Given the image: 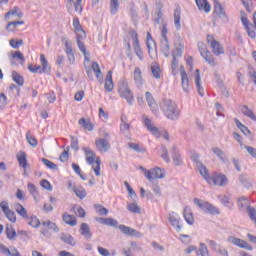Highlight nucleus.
<instances>
[{
	"mask_svg": "<svg viewBox=\"0 0 256 256\" xmlns=\"http://www.w3.org/2000/svg\"><path fill=\"white\" fill-rule=\"evenodd\" d=\"M171 153H172L173 163L176 165V167L183 165V160L181 159V154L179 153L177 146L172 147Z\"/></svg>",
	"mask_w": 256,
	"mask_h": 256,
	"instance_id": "nucleus-15",
	"label": "nucleus"
},
{
	"mask_svg": "<svg viewBox=\"0 0 256 256\" xmlns=\"http://www.w3.org/2000/svg\"><path fill=\"white\" fill-rule=\"evenodd\" d=\"M86 34H77V45L78 49H80L81 53H83L85 59H87V48H85V43H83V39H85Z\"/></svg>",
	"mask_w": 256,
	"mask_h": 256,
	"instance_id": "nucleus-16",
	"label": "nucleus"
},
{
	"mask_svg": "<svg viewBox=\"0 0 256 256\" xmlns=\"http://www.w3.org/2000/svg\"><path fill=\"white\" fill-rule=\"evenodd\" d=\"M60 239L63 241V243H65L66 245H70L71 247H75L76 245L75 238H73L71 234L62 233L60 235Z\"/></svg>",
	"mask_w": 256,
	"mask_h": 256,
	"instance_id": "nucleus-29",
	"label": "nucleus"
},
{
	"mask_svg": "<svg viewBox=\"0 0 256 256\" xmlns=\"http://www.w3.org/2000/svg\"><path fill=\"white\" fill-rule=\"evenodd\" d=\"M145 96H146V101H147L151 111H153V113H156L157 112V103H155V98H153V94H151V92H146Z\"/></svg>",
	"mask_w": 256,
	"mask_h": 256,
	"instance_id": "nucleus-24",
	"label": "nucleus"
},
{
	"mask_svg": "<svg viewBox=\"0 0 256 256\" xmlns=\"http://www.w3.org/2000/svg\"><path fill=\"white\" fill-rule=\"evenodd\" d=\"M12 79L17 83L19 87H23V85H25V78H23V76L17 71L12 72Z\"/></svg>",
	"mask_w": 256,
	"mask_h": 256,
	"instance_id": "nucleus-38",
	"label": "nucleus"
},
{
	"mask_svg": "<svg viewBox=\"0 0 256 256\" xmlns=\"http://www.w3.org/2000/svg\"><path fill=\"white\" fill-rule=\"evenodd\" d=\"M42 163L52 171H59V166L47 158H42Z\"/></svg>",
	"mask_w": 256,
	"mask_h": 256,
	"instance_id": "nucleus-42",
	"label": "nucleus"
},
{
	"mask_svg": "<svg viewBox=\"0 0 256 256\" xmlns=\"http://www.w3.org/2000/svg\"><path fill=\"white\" fill-rule=\"evenodd\" d=\"M197 167L199 169L200 175H202V177L205 179V181H207V183H209L211 176H209V173H207V167H205V165H203V164H201Z\"/></svg>",
	"mask_w": 256,
	"mask_h": 256,
	"instance_id": "nucleus-45",
	"label": "nucleus"
},
{
	"mask_svg": "<svg viewBox=\"0 0 256 256\" xmlns=\"http://www.w3.org/2000/svg\"><path fill=\"white\" fill-rule=\"evenodd\" d=\"M118 93L122 99H125L128 105H133L135 101V96H133V91L129 88V83L125 80H121L118 83Z\"/></svg>",
	"mask_w": 256,
	"mask_h": 256,
	"instance_id": "nucleus-4",
	"label": "nucleus"
},
{
	"mask_svg": "<svg viewBox=\"0 0 256 256\" xmlns=\"http://www.w3.org/2000/svg\"><path fill=\"white\" fill-rule=\"evenodd\" d=\"M73 27L76 33H81V35H86L85 30L81 27V22H79V18L73 19Z\"/></svg>",
	"mask_w": 256,
	"mask_h": 256,
	"instance_id": "nucleus-44",
	"label": "nucleus"
},
{
	"mask_svg": "<svg viewBox=\"0 0 256 256\" xmlns=\"http://www.w3.org/2000/svg\"><path fill=\"white\" fill-rule=\"evenodd\" d=\"M168 221L173 227L176 228V231H179L181 229V225H179V215H177V213L171 212L169 214Z\"/></svg>",
	"mask_w": 256,
	"mask_h": 256,
	"instance_id": "nucleus-19",
	"label": "nucleus"
},
{
	"mask_svg": "<svg viewBox=\"0 0 256 256\" xmlns=\"http://www.w3.org/2000/svg\"><path fill=\"white\" fill-rule=\"evenodd\" d=\"M25 22L24 21H13L8 23V25L6 26L7 31H14L15 27H17L18 25H24Z\"/></svg>",
	"mask_w": 256,
	"mask_h": 256,
	"instance_id": "nucleus-54",
	"label": "nucleus"
},
{
	"mask_svg": "<svg viewBox=\"0 0 256 256\" xmlns=\"http://www.w3.org/2000/svg\"><path fill=\"white\" fill-rule=\"evenodd\" d=\"M110 11L112 15H116L119 11V0H110Z\"/></svg>",
	"mask_w": 256,
	"mask_h": 256,
	"instance_id": "nucleus-48",
	"label": "nucleus"
},
{
	"mask_svg": "<svg viewBox=\"0 0 256 256\" xmlns=\"http://www.w3.org/2000/svg\"><path fill=\"white\" fill-rule=\"evenodd\" d=\"M174 25L177 31L181 29V8L179 7L174 10Z\"/></svg>",
	"mask_w": 256,
	"mask_h": 256,
	"instance_id": "nucleus-33",
	"label": "nucleus"
},
{
	"mask_svg": "<svg viewBox=\"0 0 256 256\" xmlns=\"http://www.w3.org/2000/svg\"><path fill=\"white\" fill-rule=\"evenodd\" d=\"M235 123H236V127H238V129H240V131L244 135H250L251 134V130H249V128H247V126L243 125V123H241V121H239V119H235Z\"/></svg>",
	"mask_w": 256,
	"mask_h": 256,
	"instance_id": "nucleus-47",
	"label": "nucleus"
},
{
	"mask_svg": "<svg viewBox=\"0 0 256 256\" xmlns=\"http://www.w3.org/2000/svg\"><path fill=\"white\" fill-rule=\"evenodd\" d=\"M28 191L32 194L34 199H37L39 197V191H37V187L33 183H28Z\"/></svg>",
	"mask_w": 256,
	"mask_h": 256,
	"instance_id": "nucleus-52",
	"label": "nucleus"
},
{
	"mask_svg": "<svg viewBox=\"0 0 256 256\" xmlns=\"http://www.w3.org/2000/svg\"><path fill=\"white\" fill-rule=\"evenodd\" d=\"M131 37L133 39V47H134L135 54L140 59V61H142L143 60V50H141V46L139 45V35L137 34V32L132 31Z\"/></svg>",
	"mask_w": 256,
	"mask_h": 256,
	"instance_id": "nucleus-10",
	"label": "nucleus"
},
{
	"mask_svg": "<svg viewBox=\"0 0 256 256\" xmlns=\"http://www.w3.org/2000/svg\"><path fill=\"white\" fill-rule=\"evenodd\" d=\"M195 205H197L204 213H208L209 215H219V209L215 207L213 204L208 201H203L199 198L194 199Z\"/></svg>",
	"mask_w": 256,
	"mask_h": 256,
	"instance_id": "nucleus-6",
	"label": "nucleus"
},
{
	"mask_svg": "<svg viewBox=\"0 0 256 256\" xmlns=\"http://www.w3.org/2000/svg\"><path fill=\"white\" fill-rule=\"evenodd\" d=\"M21 45H23V39H20V40L11 39L10 40V46L13 49H19V47H21Z\"/></svg>",
	"mask_w": 256,
	"mask_h": 256,
	"instance_id": "nucleus-60",
	"label": "nucleus"
},
{
	"mask_svg": "<svg viewBox=\"0 0 256 256\" xmlns=\"http://www.w3.org/2000/svg\"><path fill=\"white\" fill-rule=\"evenodd\" d=\"M121 124H120V129L122 131H129V129L131 128V126L129 125V123H127V117L122 116L121 117Z\"/></svg>",
	"mask_w": 256,
	"mask_h": 256,
	"instance_id": "nucleus-57",
	"label": "nucleus"
},
{
	"mask_svg": "<svg viewBox=\"0 0 256 256\" xmlns=\"http://www.w3.org/2000/svg\"><path fill=\"white\" fill-rule=\"evenodd\" d=\"M43 227H47V229H50L54 231L55 233H59V227L54 222H51L50 220L42 222Z\"/></svg>",
	"mask_w": 256,
	"mask_h": 256,
	"instance_id": "nucleus-46",
	"label": "nucleus"
},
{
	"mask_svg": "<svg viewBox=\"0 0 256 256\" xmlns=\"http://www.w3.org/2000/svg\"><path fill=\"white\" fill-rule=\"evenodd\" d=\"M80 233L85 237V239H91V237H93V234H91V227H89V224L87 223L81 224Z\"/></svg>",
	"mask_w": 256,
	"mask_h": 256,
	"instance_id": "nucleus-26",
	"label": "nucleus"
},
{
	"mask_svg": "<svg viewBox=\"0 0 256 256\" xmlns=\"http://www.w3.org/2000/svg\"><path fill=\"white\" fill-rule=\"evenodd\" d=\"M17 160L22 169H24L25 173V171H27V153L23 151L19 152V154H17Z\"/></svg>",
	"mask_w": 256,
	"mask_h": 256,
	"instance_id": "nucleus-25",
	"label": "nucleus"
},
{
	"mask_svg": "<svg viewBox=\"0 0 256 256\" xmlns=\"http://www.w3.org/2000/svg\"><path fill=\"white\" fill-rule=\"evenodd\" d=\"M160 49L163 53L164 57H169V51L171 47L169 46V39L168 38H161L160 39Z\"/></svg>",
	"mask_w": 256,
	"mask_h": 256,
	"instance_id": "nucleus-18",
	"label": "nucleus"
},
{
	"mask_svg": "<svg viewBox=\"0 0 256 256\" xmlns=\"http://www.w3.org/2000/svg\"><path fill=\"white\" fill-rule=\"evenodd\" d=\"M151 71L155 79H161V68L158 65H152Z\"/></svg>",
	"mask_w": 256,
	"mask_h": 256,
	"instance_id": "nucleus-51",
	"label": "nucleus"
},
{
	"mask_svg": "<svg viewBox=\"0 0 256 256\" xmlns=\"http://www.w3.org/2000/svg\"><path fill=\"white\" fill-rule=\"evenodd\" d=\"M28 70L31 73H43V68L41 67V65L33 66V64H30V65H28Z\"/></svg>",
	"mask_w": 256,
	"mask_h": 256,
	"instance_id": "nucleus-58",
	"label": "nucleus"
},
{
	"mask_svg": "<svg viewBox=\"0 0 256 256\" xmlns=\"http://www.w3.org/2000/svg\"><path fill=\"white\" fill-rule=\"evenodd\" d=\"M195 84L198 94L200 95V97H203V95H205V90L201 86V72L199 71V69H196Z\"/></svg>",
	"mask_w": 256,
	"mask_h": 256,
	"instance_id": "nucleus-17",
	"label": "nucleus"
},
{
	"mask_svg": "<svg viewBox=\"0 0 256 256\" xmlns=\"http://www.w3.org/2000/svg\"><path fill=\"white\" fill-rule=\"evenodd\" d=\"M92 71L95 73L97 80L99 83H103V72L101 71V68L99 67V63L93 62L91 65Z\"/></svg>",
	"mask_w": 256,
	"mask_h": 256,
	"instance_id": "nucleus-23",
	"label": "nucleus"
},
{
	"mask_svg": "<svg viewBox=\"0 0 256 256\" xmlns=\"http://www.w3.org/2000/svg\"><path fill=\"white\" fill-rule=\"evenodd\" d=\"M69 159V146H67L66 150H64L60 157H59V160L62 162V163H65V161H68Z\"/></svg>",
	"mask_w": 256,
	"mask_h": 256,
	"instance_id": "nucleus-61",
	"label": "nucleus"
},
{
	"mask_svg": "<svg viewBox=\"0 0 256 256\" xmlns=\"http://www.w3.org/2000/svg\"><path fill=\"white\" fill-rule=\"evenodd\" d=\"M241 113L245 115V117H248L252 121H256L255 113H253V110L249 108L247 105H241L240 106Z\"/></svg>",
	"mask_w": 256,
	"mask_h": 256,
	"instance_id": "nucleus-28",
	"label": "nucleus"
},
{
	"mask_svg": "<svg viewBox=\"0 0 256 256\" xmlns=\"http://www.w3.org/2000/svg\"><path fill=\"white\" fill-rule=\"evenodd\" d=\"M26 140L28 141L29 145H31V147H35L38 143L37 138L31 135V131H28L26 133Z\"/></svg>",
	"mask_w": 256,
	"mask_h": 256,
	"instance_id": "nucleus-53",
	"label": "nucleus"
},
{
	"mask_svg": "<svg viewBox=\"0 0 256 256\" xmlns=\"http://www.w3.org/2000/svg\"><path fill=\"white\" fill-rule=\"evenodd\" d=\"M98 253L102 256H111V252L101 246H98Z\"/></svg>",
	"mask_w": 256,
	"mask_h": 256,
	"instance_id": "nucleus-63",
	"label": "nucleus"
},
{
	"mask_svg": "<svg viewBox=\"0 0 256 256\" xmlns=\"http://www.w3.org/2000/svg\"><path fill=\"white\" fill-rule=\"evenodd\" d=\"M62 219L64 223H66V225H70V227H75V225H77V218L68 213H64Z\"/></svg>",
	"mask_w": 256,
	"mask_h": 256,
	"instance_id": "nucleus-32",
	"label": "nucleus"
},
{
	"mask_svg": "<svg viewBox=\"0 0 256 256\" xmlns=\"http://www.w3.org/2000/svg\"><path fill=\"white\" fill-rule=\"evenodd\" d=\"M228 242L232 243V245H236V247H240V249H247L248 251H253V247L251 245H248L247 241L242 240L241 238L230 236L228 238Z\"/></svg>",
	"mask_w": 256,
	"mask_h": 256,
	"instance_id": "nucleus-9",
	"label": "nucleus"
},
{
	"mask_svg": "<svg viewBox=\"0 0 256 256\" xmlns=\"http://www.w3.org/2000/svg\"><path fill=\"white\" fill-rule=\"evenodd\" d=\"M161 151H162V159L166 162L169 163L170 159H169V151L167 150V147L162 146L161 147Z\"/></svg>",
	"mask_w": 256,
	"mask_h": 256,
	"instance_id": "nucleus-62",
	"label": "nucleus"
},
{
	"mask_svg": "<svg viewBox=\"0 0 256 256\" xmlns=\"http://www.w3.org/2000/svg\"><path fill=\"white\" fill-rule=\"evenodd\" d=\"M249 217L252 221L256 222V210L255 208H248Z\"/></svg>",
	"mask_w": 256,
	"mask_h": 256,
	"instance_id": "nucleus-64",
	"label": "nucleus"
},
{
	"mask_svg": "<svg viewBox=\"0 0 256 256\" xmlns=\"http://www.w3.org/2000/svg\"><path fill=\"white\" fill-rule=\"evenodd\" d=\"M5 217H7L8 220L11 221V223H15L17 221V216L15 215V212L12 210H8V212H6Z\"/></svg>",
	"mask_w": 256,
	"mask_h": 256,
	"instance_id": "nucleus-59",
	"label": "nucleus"
},
{
	"mask_svg": "<svg viewBox=\"0 0 256 256\" xmlns=\"http://www.w3.org/2000/svg\"><path fill=\"white\" fill-rule=\"evenodd\" d=\"M14 209H15L16 213H18V215H20V217H23L24 219H29V214L27 213V209H25V207H23V205H21L20 203H15Z\"/></svg>",
	"mask_w": 256,
	"mask_h": 256,
	"instance_id": "nucleus-30",
	"label": "nucleus"
},
{
	"mask_svg": "<svg viewBox=\"0 0 256 256\" xmlns=\"http://www.w3.org/2000/svg\"><path fill=\"white\" fill-rule=\"evenodd\" d=\"M5 232H6L7 238L10 240H13L15 239V237H17V232L15 231V228H13L12 225H7Z\"/></svg>",
	"mask_w": 256,
	"mask_h": 256,
	"instance_id": "nucleus-43",
	"label": "nucleus"
},
{
	"mask_svg": "<svg viewBox=\"0 0 256 256\" xmlns=\"http://www.w3.org/2000/svg\"><path fill=\"white\" fill-rule=\"evenodd\" d=\"M160 108L163 111L164 115L171 119V121H177L179 119V115H181V111L177 107V104L171 99H163Z\"/></svg>",
	"mask_w": 256,
	"mask_h": 256,
	"instance_id": "nucleus-2",
	"label": "nucleus"
},
{
	"mask_svg": "<svg viewBox=\"0 0 256 256\" xmlns=\"http://www.w3.org/2000/svg\"><path fill=\"white\" fill-rule=\"evenodd\" d=\"M40 62L42 65V70L43 73H46L49 75L51 73V65H49V62H47V58H45V54L40 55Z\"/></svg>",
	"mask_w": 256,
	"mask_h": 256,
	"instance_id": "nucleus-31",
	"label": "nucleus"
},
{
	"mask_svg": "<svg viewBox=\"0 0 256 256\" xmlns=\"http://www.w3.org/2000/svg\"><path fill=\"white\" fill-rule=\"evenodd\" d=\"M115 88V84L113 83V71H108L106 78H105V85L104 89L108 91V93H111L113 89Z\"/></svg>",
	"mask_w": 256,
	"mask_h": 256,
	"instance_id": "nucleus-14",
	"label": "nucleus"
},
{
	"mask_svg": "<svg viewBox=\"0 0 256 256\" xmlns=\"http://www.w3.org/2000/svg\"><path fill=\"white\" fill-rule=\"evenodd\" d=\"M72 191L75 193L76 197L79 199H85L87 197V191H85V188L83 187H73Z\"/></svg>",
	"mask_w": 256,
	"mask_h": 256,
	"instance_id": "nucleus-39",
	"label": "nucleus"
},
{
	"mask_svg": "<svg viewBox=\"0 0 256 256\" xmlns=\"http://www.w3.org/2000/svg\"><path fill=\"white\" fill-rule=\"evenodd\" d=\"M134 81L137 87H142L143 86V75L141 72V68L136 67L134 70Z\"/></svg>",
	"mask_w": 256,
	"mask_h": 256,
	"instance_id": "nucleus-22",
	"label": "nucleus"
},
{
	"mask_svg": "<svg viewBox=\"0 0 256 256\" xmlns=\"http://www.w3.org/2000/svg\"><path fill=\"white\" fill-rule=\"evenodd\" d=\"M96 149L100 151L101 153H107L109 149H111V145L109 144V141L105 138H98L95 140Z\"/></svg>",
	"mask_w": 256,
	"mask_h": 256,
	"instance_id": "nucleus-11",
	"label": "nucleus"
},
{
	"mask_svg": "<svg viewBox=\"0 0 256 256\" xmlns=\"http://www.w3.org/2000/svg\"><path fill=\"white\" fill-rule=\"evenodd\" d=\"M40 185L41 187H43V189H46V191H53V186L51 185V182L47 179L41 180Z\"/></svg>",
	"mask_w": 256,
	"mask_h": 256,
	"instance_id": "nucleus-56",
	"label": "nucleus"
},
{
	"mask_svg": "<svg viewBox=\"0 0 256 256\" xmlns=\"http://www.w3.org/2000/svg\"><path fill=\"white\" fill-rule=\"evenodd\" d=\"M237 205L240 211H244V209H247V211H249V208H251L249 206V200L246 197L239 198Z\"/></svg>",
	"mask_w": 256,
	"mask_h": 256,
	"instance_id": "nucleus-35",
	"label": "nucleus"
},
{
	"mask_svg": "<svg viewBox=\"0 0 256 256\" xmlns=\"http://www.w3.org/2000/svg\"><path fill=\"white\" fill-rule=\"evenodd\" d=\"M214 13H216L220 19H227V14H225V10H223L221 3H216L214 5Z\"/></svg>",
	"mask_w": 256,
	"mask_h": 256,
	"instance_id": "nucleus-34",
	"label": "nucleus"
},
{
	"mask_svg": "<svg viewBox=\"0 0 256 256\" xmlns=\"http://www.w3.org/2000/svg\"><path fill=\"white\" fill-rule=\"evenodd\" d=\"M82 151L85 153L86 162L88 165H92V169L96 177H99V175H101V159L96 158L95 160V152H93L89 147H83Z\"/></svg>",
	"mask_w": 256,
	"mask_h": 256,
	"instance_id": "nucleus-3",
	"label": "nucleus"
},
{
	"mask_svg": "<svg viewBox=\"0 0 256 256\" xmlns=\"http://www.w3.org/2000/svg\"><path fill=\"white\" fill-rule=\"evenodd\" d=\"M28 225L37 229L39 227V225H41V221H39L37 219V216H32V217H30V220L28 221Z\"/></svg>",
	"mask_w": 256,
	"mask_h": 256,
	"instance_id": "nucleus-55",
	"label": "nucleus"
},
{
	"mask_svg": "<svg viewBox=\"0 0 256 256\" xmlns=\"http://www.w3.org/2000/svg\"><path fill=\"white\" fill-rule=\"evenodd\" d=\"M94 209H96V212L99 213V215H109V210L101 204H95Z\"/></svg>",
	"mask_w": 256,
	"mask_h": 256,
	"instance_id": "nucleus-50",
	"label": "nucleus"
},
{
	"mask_svg": "<svg viewBox=\"0 0 256 256\" xmlns=\"http://www.w3.org/2000/svg\"><path fill=\"white\" fill-rule=\"evenodd\" d=\"M227 176L225 174L214 173L209 179V185H218V187H225L227 185Z\"/></svg>",
	"mask_w": 256,
	"mask_h": 256,
	"instance_id": "nucleus-8",
	"label": "nucleus"
},
{
	"mask_svg": "<svg viewBox=\"0 0 256 256\" xmlns=\"http://www.w3.org/2000/svg\"><path fill=\"white\" fill-rule=\"evenodd\" d=\"M128 147L136 151V153H146L147 149L143 145H139L137 143H128Z\"/></svg>",
	"mask_w": 256,
	"mask_h": 256,
	"instance_id": "nucleus-41",
	"label": "nucleus"
},
{
	"mask_svg": "<svg viewBox=\"0 0 256 256\" xmlns=\"http://www.w3.org/2000/svg\"><path fill=\"white\" fill-rule=\"evenodd\" d=\"M98 223H101V225H108V227H118V229H120V231L124 234V235H128L129 237H141L142 234L141 232L129 227V226H125L123 224L119 225V222L113 218H97Z\"/></svg>",
	"mask_w": 256,
	"mask_h": 256,
	"instance_id": "nucleus-1",
	"label": "nucleus"
},
{
	"mask_svg": "<svg viewBox=\"0 0 256 256\" xmlns=\"http://www.w3.org/2000/svg\"><path fill=\"white\" fill-rule=\"evenodd\" d=\"M212 153H214V155H216L218 157V159H220V161H222L223 163H225V161H227L225 159V152L223 150H221V148L219 147H213L211 149Z\"/></svg>",
	"mask_w": 256,
	"mask_h": 256,
	"instance_id": "nucleus-40",
	"label": "nucleus"
},
{
	"mask_svg": "<svg viewBox=\"0 0 256 256\" xmlns=\"http://www.w3.org/2000/svg\"><path fill=\"white\" fill-rule=\"evenodd\" d=\"M144 125L148 129V131H151L152 135H155V137H159V128L155 127L151 123V119L144 118Z\"/></svg>",
	"mask_w": 256,
	"mask_h": 256,
	"instance_id": "nucleus-21",
	"label": "nucleus"
},
{
	"mask_svg": "<svg viewBox=\"0 0 256 256\" xmlns=\"http://www.w3.org/2000/svg\"><path fill=\"white\" fill-rule=\"evenodd\" d=\"M183 217H184L186 223H188V225H193V223H195V218L193 217V212H191V208H189L187 206L184 208Z\"/></svg>",
	"mask_w": 256,
	"mask_h": 256,
	"instance_id": "nucleus-20",
	"label": "nucleus"
},
{
	"mask_svg": "<svg viewBox=\"0 0 256 256\" xmlns=\"http://www.w3.org/2000/svg\"><path fill=\"white\" fill-rule=\"evenodd\" d=\"M203 59H205L206 63L208 65H211V67H216L217 62L215 61V57H213V54H211L210 51H206L205 54H203Z\"/></svg>",
	"mask_w": 256,
	"mask_h": 256,
	"instance_id": "nucleus-37",
	"label": "nucleus"
},
{
	"mask_svg": "<svg viewBox=\"0 0 256 256\" xmlns=\"http://www.w3.org/2000/svg\"><path fill=\"white\" fill-rule=\"evenodd\" d=\"M65 53L70 65L75 63V53H73V44L69 40H65Z\"/></svg>",
	"mask_w": 256,
	"mask_h": 256,
	"instance_id": "nucleus-12",
	"label": "nucleus"
},
{
	"mask_svg": "<svg viewBox=\"0 0 256 256\" xmlns=\"http://www.w3.org/2000/svg\"><path fill=\"white\" fill-rule=\"evenodd\" d=\"M140 171H142L146 179L150 182L153 181V179H165V171L159 167L147 170L145 167L140 166Z\"/></svg>",
	"mask_w": 256,
	"mask_h": 256,
	"instance_id": "nucleus-5",
	"label": "nucleus"
},
{
	"mask_svg": "<svg viewBox=\"0 0 256 256\" xmlns=\"http://www.w3.org/2000/svg\"><path fill=\"white\" fill-rule=\"evenodd\" d=\"M79 125L83 127L86 131H93L94 125L91 123V120H87L85 118H81L78 121Z\"/></svg>",
	"mask_w": 256,
	"mask_h": 256,
	"instance_id": "nucleus-36",
	"label": "nucleus"
},
{
	"mask_svg": "<svg viewBox=\"0 0 256 256\" xmlns=\"http://www.w3.org/2000/svg\"><path fill=\"white\" fill-rule=\"evenodd\" d=\"M180 75L183 91H185V93H189V76H187V72L183 66H180Z\"/></svg>",
	"mask_w": 256,
	"mask_h": 256,
	"instance_id": "nucleus-13",
	"label": "nucleus"
},
{
	"mask_svg": "<svg viewBox=\"0 0 256 256\" xmlns=\"http://www.w3.org/2000/svg\"><path fill=\"white\" fill-rule=\"evenodd\" d=\"M207 43L210 44L212 53L216 55V57H219V55H223L225 53V50L223 49L221 43L215 40L213 35H207Z\"/></svg>",
	"mask_w": 256,
	"mask_h": 256,
	"instance_id": "nucleus-7",
	"label": "nucleus"
},
{
	"mask_svg": "<svg viewBox=\"0 0 256 256\" xmlns=\"http://www.w3.org/2000/svg\"><path fill=\"white\" fill-rule=\"evenodd\" d=\"M195 1L199 11H205V13H209V11H211V5L207 0H195Z\"/></svg>",
	"mask_w": 256,
	"mask_h": 256,
	"instance_id": "nucleus-27",
	"label": "nucleus"
},
{
	"mask_svg": "<svg viewBox=\"0 0 256 256\" xmlns=\"http://www.w3.org/2000/svg\"><path fill=\"white\" fill-rule=\"evenodd\" d=\"M127 209L130 213H141V207H139L135 202L128 204Z\"/></svg>",
	"mask_w": 256,
	"mask_h": 256,
	"instance_id": "nucleus-49",
	"label": "nucleus"
}]
</instances>
